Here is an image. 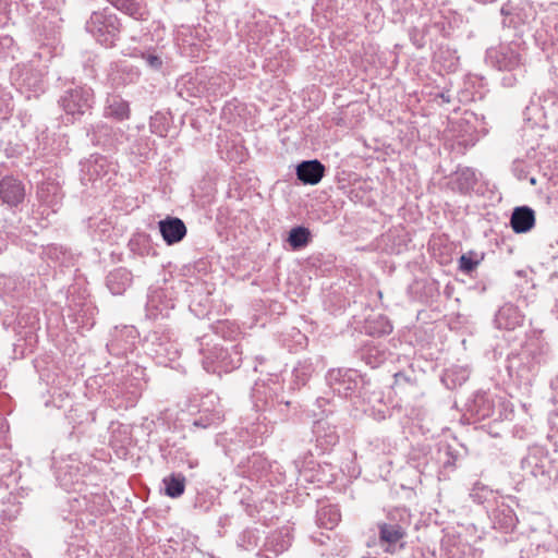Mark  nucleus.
<instances>
[{
  "instance_id": "obj_13",
  "label": "nucleus",
  "mask_w": 558,
  "mask_h": 558,
  "mask_svg": "<svg viewBox=\"0 0 558 558\" xmlns=\"http://www.w3.org/2000/svg\"><path fill=\"white\" fill-rule=\"evenodd\" d=\"M482 257L474 253L468 252L459 258V269L464 274L473 271L481 263Z\"/></svg>"
},
{
  "instance_id": "obj_12",
  "label": "nucleus",
  "mask_w": 558,
  "mask_h": 558,
  "mask_svg": "<svg viewBox=\"0 0 558 558\" xmlns=\"http://www.w3.org/2000/svg\"><path fill=\"white\" fill-rule=\"evenodd\" d=\"M310 235L311 233L306 228L298 227L290 231L288 241L293 248H300L308 243Z\"/></svg>"
},
{
  "instance_id": "obj_10",
  "label": "nucleus",
  "mask_w": 558,
  "mask_h": 558,
  "mask_svg": "<svg viewBox=\"0 0 558 558\" xmlns=\"http://www.w3.org/2000/svg\"><path fill=\"white\" fill-rule=\"evenodd\" d=\"M404 535V530L397 524H383L379 527L380 541L388 544V546H395Z\"/></svg>"
},
{
  "instance_id": "obj_19",
  "label": "nucleus",
  "mask_w": 558,
  "mask_h": 558,
  "mask_svg": "<svg viewBox=\"0 0 558 558\" xmlns=\"http://www.w3.org/2000/svg\"><path fill=\"white\" fill-rule=\"evenodd\" d=\"M531 183L535 184V179L534 178L531 179Z\"/></svg>"
},
{
  "instance_id": "obj_9",
  "label": "nucleus",
  "mask_w": 558,
  "mask_h": 558,
  "mask_svg": "<svg viewBox=\"0 0 558 558\" xmlns=\"http://www.w3.org/2000/svg\"><path fill=\"white\" fill-rule=\"evenodd\" d=\"M105 113L117 120L128 119L130 114L129 105L120 96H109L106 101Z\"/></svg>"
},
{
  "instance_id": "obj_3",
  "label": "nucleus",
  "mask_w": 558,
  "mask_h": 558,
  "mask_svg": "<svg viewBox=\"0 0 558 558\" xmlns=\"http://www.w3.org/2000/svg\"><path fill=\"white\" fill-rule=\"evenodd\" d=\"M93 104V90L89 87H76L66 92L62 107L68 114H83Z\"/></svg>"
},
{
  "instance_id": "obj_5",
  "label": "nucleus",
  "mask_w": 558,
  "mask_h": 558,
  "mask_svg": "<svg viewBox=\"0 0 558 558\" xmlns=\"http://www.w3.org/2000/svg\"><path fill=\"white\" fill-rule=\"evenodd\" d=\"M159 230L162 239L171 245L180 242L186 234V228L179 218H167L159 221Z\"/></svg>"
},
{
  "instance_id": "obj_4",
  "label": "nucleus",
  "mask_w": 558,
  "mask_h": 558,
  "mask_svg": "<svg viewBox=\"0 0 558 558\" xmlns=\"http://www.w3.org/2000/svg\"><path fill=\"white\" fill-rule=\"evenodd\" d=\"M25 196V190L22 183L11 177L2 179L0 182V197L4 203L11 206L20 204Z\"/></svg>"
},
{
  "instance_id": "obj_2",
  "label": "nucleus",
  "mask_w": 558,
  "mask_h": 558,
  "mask_svg": "<svg viewBox=\"0 0 558 558\" xmlns=\"http://www.w3.org/2000/svg\"><path fill=\"white\" fill-rule=\"evenodd\" d=\"M487 58L499 70L512 71L522 64L521 48L517 44L492 48L487 52Z\"/></svg>"
},
{
  "instance_id": "obj_14",
  "label": "nucleus",
  "mask_w": 558,
  "mask_h": 558,
  "mask_svg": "<svg viewBox=\"0 0 558 558\" xmlns=\"http://www.w3.org/2000/svg\"><path fill=\"white\" fill-rule=\"evenodd\" d=\"M339 520L340 515L337 509L332 507H329L328 509L323 508L319 512V521L327 529H332L338 523Z\"/></svg>"
},
{
  "instance_id": "obj_11",
  "label": "nucleus",
  "mask_w": 558,
  "mask_h": 558,
  "mask_svg": "<svg viewBox=\"0 0 558 558\" xmlns=\"http://www.w3.org/2000/svg\"><path fill=\"white\" fill-rule=\"evenodd\" d=\"M165 492L169 497L177 498L184 493L185 477L181 474H172L163 480Z\"/></svg>"
},
{
  "instance_id": "obj_8",
  "label": "nucleus",
  "mask_w": 558,
  "mask_h": 558,
  "mask_svg": "<svg viewBox=\"0 0 558 558\" xmlns=\"http://www.w3.org/2000/svg\"><path fill=\"white\" fill-rule=\"evenodd\" d=\"M131 272L125 268H118L107 277V286L112 294H122L131 284Z\"/></svg>"
},
{
  "instance_id": "obj_7",
  "label": "nucleus",
  "mask_w": 558,
  "mask_h": 558,
  "mask_svg": "<svg viewBox=\"0 0 558 558\" xmlns=\"http://www.w3.org/2000/svg\"><path fill=\"white\" fill-rule=\"evenodd\" d=\"M325 168L318 160L303 161L296 167L299 180L306 184H317L323 175Z\"/></svg>"
},
{
  "instance_id": "obj_6",
  "label": "nucleus",
  "mask_w": 558,
  "mask_h": 558,
  "mask_svg": "<svg viewBox=\"0 0 558 558\" xmlns=\"http://www.w3.org/2000/svg\"><path fill=\"white\" fill-rule=\"evenodd\" d=\"M535 225V213L527 206L513 209L510 226L515 233L529 232Z\"/></svg>"
},
{
  "instance_id": "obj_18",
  "label": "nucleus",
  "mask_w": 558,
  "mask_h": 558,
  "mask_svg": "<svg viewBox=\"0 0 558 558\" xmlns=\"http://www.w3.org/2000/svg\"><path fill=\"white\" fill-rule=\"evenodd\" d=\"M391 330V326L387 320H384L383 328L378 330V333H388Z\"/></svg>"
},
{
  "instance_id": "obj_1",
  "label": "nucleus",
  "mask_w": 558,
  "mask_h": 558,
  "mask_svg": "<svg viewBox=\"0 0 558 558\" xmlns=\"http://www.w3.org/2000/svg\"><path fill=\"white\" fill-rule=\"evenodd\" d=\"M87 31L102 45L111 46L119 33L117 17L112 14L95 12L87 22Z\"/></svg>"
},
{
  "instance_id": "obj_17",
  "label": "nucleus",
  "mask_w": 558,
  "mask_h": 558,
  "mask_svg": "<svg viewBox=\"0 0 558 558\" xmlns=\"http://www.w3.org/2000/svg\"><path fill=\"white\" fill-rule=\"evenodd\" d=\"M144 58L146 60V63L153 69H158L161 65V60L156 54H147Z\"/></svg>"
},
{
  "instance_id": "obj_16",
  "label": "nucleus",
  "mask_w": 558,
  "mask_h": 558,
  "mask_svg": "<svg viewBox=\"0 0 558 558\" xmlns=\"http://www.w3.org/2000/svg\"><path fill=\"white\" fill-rule=\"evenodd\" d=\"M512 312L514 311L510 306H505L498 312L497 323L500 327L512 329L517 324H519V318L513 323H504V319Z\"/></svg>"
},
{
  "instance_id": "obj_15",
  "label": "nucleus",
  "mask_w": 558,
  "mask_h": 558,
  "mask_svg": "<svg viewBox=\"0 0 558 558\" xmlns=\"http://www.w3.org/2000/svg\"><path fill=\"white\" fill-rule=\"evenodd\" d=\"M106 166V160L102 157H94L83 165L84 169L90 173L92 179L100 177L101 171Z\"/></svg>"
}]
</instances>
